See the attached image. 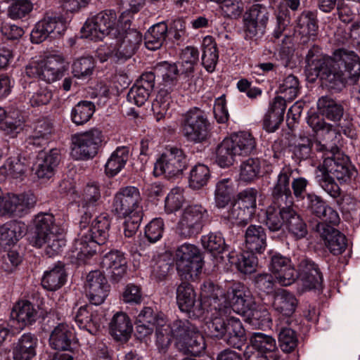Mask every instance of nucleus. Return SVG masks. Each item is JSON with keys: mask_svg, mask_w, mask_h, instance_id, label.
Masks as SVG:
<instances>
[{"mask_svg": "<svg viewBox=\"0 0 360 360\" xmlns=\"http://www.w3.org/2000/svg\"><path fill=\"white\" fill-rule=\"evenodd\" d=\"M208 220L206 208L199 204L188 205L181 213V236L190 237L198 233Z\"/></svg>", "mask_w": 360, "mask_h": 360, "instance_id": "nucleus-13", "label": "nucleus"}, {"mask_svg": "<svg viewBox=\"0 0 360 360\" xmlns=\"http://www.w3.org/2000/svg\"><path fill=\"white\" fill-rule=\"evenodd\" d=\"M141 202V197L139 189L129 186L121 188L115 194L113 207L119 215L127 216L130 214L142 213Z\"/></svg>", "mask_w": 360, "mask_h": 360, "instance_id": "nucleus-14", "label": "nucleus"}, {"mask_svg": "<svg viewBox=\"0 0 360 360\" xmlns=\"http://www.w3.org/2000/svg\"><path fill=\"white\" fill-rule=\"evenodd\" d=\"M292 170L289 166H285L278 174L276 181L271 189L274 203L278 205H288L292 202V192L290 178Z\"/></svg>", "mask_w": 360, "mask_h": 360, "instance_id": "nucleus-22", "label": "nucleus"}, {"mask_svg": "<svg viewBox=\"0 0 360 360\" xmlns=\"http://www.w3.org/2000/svg\"><path fill=\"white\" fill-rule=\"evenodd\" d=\"M210 178V172L206 165L198 164L195 165L190 172L188 186L193 189H200L206 186Z\"/></svg>", "mask_w": 360, "mask_h": 360, "instance_id": "nucleus-52", "label": "nucleus"}, {"mask_svg": "<svg viewBox=\"0 0 360 360\" xmlns=\"http://www.w3.org/2000/svg\"><path fill=\"white\" fill-rule=\"evenodd\" d=\"M203 262L198 249L193 245H181V313L190 319H196L203 314L199 305H195V294L188 283L197 279Z\"/></svg>", "mask_w": 360, "mask_h": 360, "instance_id": "nucleus-3", "label": "nucleus"}, {"mask_svg": "<svg viewBox=\"0 0 360 360\" xmlns=\"http://www.w3.org/2000/svg\"><path fill=\"white\" fill-rule=\"evenodd\" d=\"M297 304L298 301L292 293L282 290L275 295L273 306L276 311L289 316L295 312Z\"/></svg>", "mask_w": 360, "mask_h": 360, "instance_id": "nucleus-40", "label": "nucleus"}, {"mask_svg": "<svg viewBox=\"0 0 360 360\" xmlns=\"http://www.w3.org/2000/svg\"><path fill=\"white\" fill-rule=\"evenodd\" d=\"M205 349L203 336L196 326L189 321L184 323L181 326V352L184 351L198 356Z\"/></svg>", "mask_w": 360, "mask_h": 360, "instance_id": "nucleus-20", "label": "nucleus"}, {"mask_svg": "<svg viewBox=\"0 0 360 360\" xmlns=\"http://www.w3.org/2000/svg\"><path fill=\"white\" fill-rule=\"evenodd\" d=\"M101 268L113 281L118 282L127 273V261L123 252L112 250L103 256Z\"/></svg>", "mask_w": 360, "mask_h": 360, "instance_id": "nucleus-19", "label": "nucleus"}, {"mask_svg": "<svg viewBox=\"0 0 360 360\" xmlns=\"http://www.w3.org/2000/svg\"><path fill=\"white\" fill-rule=\"evenodd\" d=\"M233 191V183L231 179L226 178L219 181L214 192L216 206L219 208L225 207L231 200Z\"/></svg>", "mask_w": 360, "mask_h": 360, "instance_id": "nucleus-50", "label": "nucleus"}, {"mask_svg": "<svg viewBox=\"0 0 360 360\" xmlns=\"http://www.w3.org/2000/svg\"><path fill=\"white\" fill-rule=\"evenodd\" d=\"M30 0H15L8 8L7 15L13 20L27 17L33 10Z\"/></svg>", "mask_w": 360, "mask_h": 360, "instance_id": "nucleus-55", "label": "nucleus"}, {"mask_svg": "<svg viewBox=\"0 0 360 360\" xmlns=\"http://www.w3.org/2000/svg\"><path fill=\"white\" fill-rule=\"evenodd\" d=\"M63 58L59 56H51L40 61H34L26 67V74L48 83L53 82L63 77L65 70Z\"/></svg>", "mask_w": 360, "mask_h": 360, "instance_id": "nucleus-10", "label": "nucleus"}, {"mask_svg": "<svg viewBox=\"0 0 360 360\" xmlns=\"http://www.w3.org/2000/svg\"><path fill=\"white\" fill-rule=\"evenodd\" d=\"M24 122L20 117L7 116L1 123V129L11 137L15 136L22 129Z\"/></svg>", "mask_w": 360, "mask_h": 360, "instance_id": "nucleus-63", "label": "nucleus"}, {"mask_svg": "<svg viewBox=\"0 0 360 360\" xmlns=\"http://www.w3.org/2000/svg\"><path fill=\"white\" fill-rule=\"evenodd\" d=\"M243 316L245 318L246 321L257 328L268 327L271 321L269 311L264 308H258L256 304Z\"/></svg>", "mask_w": 360, "mask_h": 360, "instance_id": "nucleus-53", "label": "nucleus"}, {"mask_svg": "<svg viewBox=\"0 0 360 360\" xmlns=\"http://www.w3.org/2000/svg\"><path fill=\"white\" fill-rule=\"evenodd\" d=\"M297 28V32L302 37L314 40L318 30L316 15L311 11L303 12L298 18Z\"/></svg>", "mask_w": 360, "mask_h": 360, "instance_id": "nucleus-42", "label": "nucleus"}, {"mask_svg": "<svg viewBox=\"0 0 360 360\" xmlns=\"http://www.w3.org/2000/svg\"><path fill=\"white\" fill-rule=\"evenodd\" d=\"M35 203V197L32 194H6L0 214H10L14 217H22L30 212Z\"/></svg>", "mask_w": 360, "mask_h": 360, "instance_id": "nucleus-17", "label": "nucleus"}, {"mask_svg": "<svg viewBox=\"0 0 360 360\" xmlns=\"http://www.w3.org/2000/svg\"><path fill=\"white\" fill-rule=\"evenodd\" d=\"M208 128V120L200 109H191L184 115L182 131L188 141L200 142L205 140Z\"/></svg>", "mask_w": 360, "mask_h": 360, "instance_id": "nucleus-12", "label": "nucleus"}, {"mask_svg": "<svg viewBox=\"0 0 360 360\" xmlns=\"http://www.w3.org/2000/svg\"><path fill=\"white\" fill-rule=\"evenodd\" d=\"M307 72L314 79L319 77L329 89L341 90L348 81L354 84L360 77V60L352 51L340 49L334 52V58L316 56L309 50L306 56Z\"/></svg>", "mask_w": 360, "mask_h": 360, "instance_id": "nucleus-2", "label": "nucleus"}, {"mask_svg": "<svg viewBox=\"0 0 360 360\" xmlns=\"http://www.w3.org/2000/svg\"><path fill=\"white\" fill-rule=\"evenodd\" d=\"M202 64L209 72L214 71L218 61V52L212 37L207 36L202 41Z\"/></svg>", "mask_w": 360, "mask_h": 360, "instance_id": "nucleus-45", "label": "nucleus"}, {"mask_svg": "<svg viewBox=\"0 0 360 360\" xmlns=\"http://www.w3.org/2000/svg\"><path fill=\"white\" fill-rule=\"evenodd\" d=\"M269 206L266 211L265 224L271 231H276L281 229L283 225H285V219L284 212L287 211V206L281 208V205Z\"/></svg>", "mask_w": 360, "mask_h": 360, "instance_id": "nucleus-48", "label": "nucleus"}, {"mask_svg": "<svg viewBox=\"0 0 360 360\" xmlns=\"http://www.w3.org/2000/svg\"><path fill=\"white\" fill-rule=\"evenodd\" d=\"M349 169L344 161L338 162L335 158H326L323 165L317 168L316 179L319 186L332 198L340 195V188L334 181H345L349 179Z\"/></svg>", "mask_w": 360, "mask_h": 360, "instance_id": "nucleus-8", "label": "nucleus"}, {"mask_svg": "<svg viewBox=\"0 0 360 360\" xmlns=\"http://www.w3.org/2000/svg\"><path fill=\"white\" fill-rule=\"evenodd\" d=\"M70 155L75 160H85L93 158L98 153L103 141L102 132L97 129L75 134L72 136Z\"/></svg>", "mask_w": 360, "mask_h": 360, "instance_id": "nucleus-9", "label": "nucleus"}, {"mask_svg": "<svg viewBox=\"0 0 360 360\" xmlns=\"http://www.w3.org/2000/svg\"><path fill=\"white\" fill-rule=\"evenodd\" d=\"M245 246L251 252H263L266 247V234L264 228L260 225H250L245 233Z\"/></svg>", "mask_w": 360, "mask_h": 360, "instance_id": "nucleus-30", "label": "nucleus"}, {"mask_svg": "<svg viewBox=\"0 0 360 360\" xmlns=\"http://www.w3.org/2000/svg\"><path fill=\"white\" fill-rule=\"evenodd\" d=\"M66 30V20L62 15L46 13L33 28L30 38L34 44H39L48 38L54 39L61 36Z\"/></svg>", "mask_w": 360, "mask_h": 360, "instance_id": "nucleus-11", "label": "nucleus"}, {"mask_svg": "<svg viewBox=\"0 0 360 360\" xmlns=\"http://www.w3.org/2000/svg\"><path fill=\"white\" fill-rule=\"evenodd\" d=\"M277 350L276 340L271 335L262 333H254L250 338V345H248L244 356L266 355L272 354Z\"/></svg>", "mask_w": 360, "mask_h": 360, "instance_id": "nucleus-27", "label": "nucleus"}, {"mask_svg": "<svg viewBox=\"0 0 360 360\" xmlns=\"http://www.w3.org/2000/svg\"><path fill=\"white\" fill-rule=\"evenodd\" d=\"M167 30L165 22H159L150 27L145 35L146 47L151 51L160 49L165 41Z\"/></svg>", "mask_w": 360, "mask_h": 360, "instance_id": "nucleus-43", "label": "nucleus"}, {"mask_svg": "<svg viewBox=\"0 0 360 360\" xmlns=\"http://www.w3.org/2000/svg\"><path fill=\"white\" fill-rule=\"evenodd\" d=\"M159 319H165L162 316L157 315L149 307H143L136 318V330L139 338L150 335L157 326Z\"/></svg>", "mask_w": 360, "mask_h": 360, "instance_id": "nucleus-31", "label": "nucleus"}, {"mask_svg": "<svg viewBox=\"0 0 360 360\" xmlns=\"http://www.w3.org/2000/svg\"><path fill=\"white\" fill-rule=\"evenodd\" d=\"M75 319L80 329L86 330L91 335H95L100 328L98 316L93 313L91 306L80 307L76 313Z\"/></svg>", "mask_w": 360, "mask_h": 360, "instance_id": "nucleus-32", "label": "nucleus"}, {"mask_svg": "<svg viewBox=\"0 0 360 360\" xmlns=\"http://www.w3.org/2000/svg\"><path fill=\"white\" fill-rule=\"evenodd\" d=\"M317 231L329 251L334 255H341L346 249L347 243L344 234L330 226L318 224Z\"/></svg>", "mask_w": 360, "mask_h": 360, "instance_id": "nucleus-23", "label": "nucleus"}, {"mask_svg": "<svg viewBox=\"0 0 360 360\" xmlns=\"http://www.w3.org/2000/svg\"><path fill=\"white\" fill-rule=\"evenodd\" d=\"M205 249L211 252L221 253L226 248L225 240L221 233H211L202 238Z\"/></svg>", "mask_w": 360, "mask_h": 360, "instance_id": "nucleus-59", "label": "nucleus"}, {"mask_svg": "<svg viewBox=\"0 0 360 360\" xmlns=\"http://www.w3.org/2000/svg\"><path fill=\"white\" fill-rule=\"evenodd\" d=\"M317 108L322 115L333 122L340 121L344 113L343 107L328 96L318 100Z\"/></svg>", "mask_w": 360, "mask_h": 360, "instance_id": "nucleus-38", "label": "nucleus"}, {"mask_svg": "<svg viewBox=\"0 0 360 360\" xmlns=\"http://www.w3.org/2000/svg\"><path fill=\"white\" fill-rule=\"evenodd\" d=\"M269 270L276 281L283 286L290 285L297 278V272L291 259L278 252L271 257Z\"/></svg>", "mask_w": 360, "mask_h": 360, "instance_id": "nucleus-16", "label": "nucleus"}, {"mask_svg": "<svg viewBox=\"0 0 360 360\" xmlns=\"http://www.w3.org/2000/svg\"><path fill=\"white\" fill-rule=\"evenodd\" d=\"M95 110V105L91 101H79L71 110V120L76 125L84 124L89 121Z\"/></svg>", "mask_w": 360, "mask_h": 360, "instance_id": "nucleus-46", "label": "nucleus"}, {"mask_svg": "<svg viewBox=\"0 0 360 360\" xmlns=\"http://www.w3.org/2000/svg\"><path fill=\"white\" fill-rule=\"evenodd\" d=\"M229 308L224 310L219 308V316H215L208 324V329L212 336L222 338L231 347L240 349L246 340L245 329L239 319L230 316L224 319L222 312H227Z\"/></svg>", "mask_w": 360, "mask_h": 360, "instance_id": "nucleus-7", "label": "nucleus"}, {"mask_svg": "<svg viewBox=\"0 0 360 360\" xmlns=\"http://www.w3.org/2000/svg\"><path fill=\"white\" fill-rule=\"evenodd\" d=\"M52 124L46 120H39L35 123L32 134L28 137L29 144L38 147L46 145L52 133Z\"/></svg>", "mask_w": 360, "mask_h": 360, "instance_id": "nucleus-41", "label": "nucleus"}, {"mask_svg": "<svg viewBox=\"0 0 360 360\" xmlns=\"http://www.w3.org/2000/svg\"><path fill=\"white\" fill-rule=\"evenodd\" d=\"M156 328V345L160 352L165 353L174 337H177L180 331V324L178 321L173 326L167 324L165 319H159Z\"/></svg>", "mask_w": 360, "mask_h": 360, "instance_id": "nucleus-29", "label": "nucleus"}, {"mask_svg": "<svg viewBox=\"0 0 360 360\" xmlns=\"http://www.w3.org/2000/svg\"><path fill=\"white\" fill-rule=\"evenodd\" d=\"M75 333L73 328L67 323L57 325L51 331L49 337V345L56 350L72 352L75 345Z\"/></svg>", "mask_w": 360, "mask_h": 360, "instance_id": "nucleus-24", "label": "nucleus"}, {"mask_svg": "<svg viewBox=\"0 0 360 360\" xmlns=\"http://www.w3.org/2000/svg\"><path fill=\"white\" fill-rule=\"evenodd\" d=\"M199 51L194 46H187L181 50V74L190 77L199 60Z\"/></svg>", "mask_w": 360, "mask_h": 360, "instance_id": "nucleus-51", "label": "nucleus"}, {"mask_svg": "<svg viewBox=\"0 0 360 360\" xmlns=\"http://www.w3.org/2000/svg\"><path fill=\"white\" fill-rule=\"evenodd\" d=\"M129 159V149L127 147H117L113 151L105 163V172L108 175L114 176L125 166Z\"/></svg>", "mask_w": 360, "mask_h": 360, "instance_id": "nucleus-39", "label": "nucleus"}, {"mask_svg": "<svg viewBox=\"0 0 360 360\" xmlns=\"http://www.w3.org/2000/svg\"><path fill=\"white\" fill-rule=\"evenodd\" d=\"M110 221L109 216L101 214L92 222L91 226L85 232H80L75 239L72 252L77 259L84 260L96 252L97 245H103L109 237Z\"/></svg>", "mask_w": 360, "mask_h": 360, "instance_id": "nucleus-5", "label": "nucleus"}, {"mask_svg": "<svg viewBox=\"0 0 360 360\" xmlns=\"http://www.w3.org/2000/svg\"><path fill=\"white\" fill-rule=\"evenodd\" d=\"M278 331V343L281 350L285 353L293 352L297 347L299 340L296 332L288 327H279L277 326Z\"/></svg>", "mask_w": 360, "mask_h": 360, "instance_id": "nucleus-49", "label": "nucleus"}, {"mask_svg": "<svg viewBox=\"0 0 360 360\" xmlns=\"http://www.w3.org/2000/svg\"><path fill=\"white\" fill-rule=\"evenodd\" d=\"M101 199L100 185L94 181L89 182L79 195V206L83 208H94L99 205Z\"/></svg>", "mask_w": 360, "mask_h": 360, "instance_id": "nucleus-37", "label": "nucleus"}, {"mask_svg": "<svg viewBox=\"0 0 360 360\" xmlns=\"http://www.w3.org/2000/svg\"><path fill=\"white\" fill-rule=\"evenodd\" d=\"M131 16L129 12H123L117 20L113 10L101 12L88 18L81 32L82 37L91 40H103L105 37L116 40L113 50L105 52L98 50L101 61L115 56L119 59H128L138 50L142 42V34L136 29L130 28Z\"/></svg>", "mask_w": 360, "mask_h": 360, "instance_id": "nucleus-1", "label": "nucleus"}, {"mask_svg": "<svg viewBox=\"0 0 360 360\" xmlns=\"http://www.w3.org/2000/svg\"><path fill=\"white\" fill-rule=\"evenodd\" d=\"M32 243L37 248H44L45 254L52 257L58 255L66 245L63 231L55 224L50 213H39L33 220Z\"/></svg>", "mask_w": 360, "mask_h": 360, "instance_id": "nucleus-4", "label": "nucleus"}, {"mask_svg": "<svg viewBox=\"0 0 360 360\" xmlns=\"http://www.w3.org/2000/svg\"><path fill=\"white\" fill-rule=\"evenodd\" d=\"M300 91V84L297 78L292 75H288L280 84L279 91L284 94L285 99H295Z\"/></svg>", "mask_w": 360, "mask_h": 360, "instance_id": "nucleus-62", "label": "nucleus"}, {"mask_svg": "<svg viewBox=\"0 0 360 360\" xmlns=\"http://www.w3.org/2000/svg\"><path fill=\"white\" fill-rule=\"evenodd\" d=\"M220 4L222 13L229 18H236L244 10L243 4L239 0H224Z\"/></svg>", "mask_w": 360, "mask_h": 360, "instance_id": "nucleus-64", "label": "nucleus"}, {"mask_svg": "<svg viewBox=\"0 0 360 360\" xmlns=\"http://www.w3.org/2000/svg\"><path fill=\"white\" fill-rule=\"evenodd\" d=\"M22 225L16 221L7 222L0 226V248L6 249L22 237Z\"/></svg>", "mask_w": 360, "mask_h": 360, "instance_id": "nucleus-35", "label": "nucleus"}, {"mask_svg": "<svg viewBox=\"0 0 360 360\" xmlns=\"http://www.w3.org/2000/svg\"><path fill=\"white\" fill-rule=\"evenodd\" d=\"M286 218L285 225L296 238H304L307 233V225L302 219L290 207L287 206V211L284 212Z\"/></svg>", "mask_w": 360, "mask_h": 360, "instance_id": "nucleus-44", "label": "nucleus"}, {"mask_svg": "<svg viewBox=\"0 0 360 360\" xmlns=\"http://www.w3.org/2000/svg\"><path fill=\"white\" fill-rule=\"evenodd\" d=\"M11 315L23 326L32 325L39 316L37 308L27 300L18 302L13 308Z\"/></svg>", "mask_w": 360, "mask_h": 360, "instance_id": "nucleus-33", "label": "nucleus"}, {"mask_svg": "<svg viewBox=\"0 0 360 360\" xmlns=\"http://www.w3.org/2000/svg\"><path fill=\"white\" fill-rule=\"evenodd\" d=\"M260 170V160L257 158H248L240 165L239 179L245 183L252 182L259 177Z\"/></svg>", "mask_w": 360, "mask_h": 360, "instance_id": "nucleus-54", "label": "nucleus"}, {"mask_svg": "<svg viewBox=\"0 0 360 360\" xmlns=\"http://www.w3.org/2000/svg\"><path fill=\"white\" fill-rule=\"evenodd\" d=\"M60 161L59 150L51 149L49 153H40L33 167L39 179H49L54 174V169Z\"/></svg>", "mask_w": 360, "mask_h": 360, "instance_id": "nucleus-28", "label": "nucleus"}, {"mask_svg": "<svg viewBox=\"0 0 360 360\" xmlns=\"http://www.w3.org/2000/svg\"><path fill=\"white\" fill-rule=\"evenodd\" d=\"M174 266V259L170 254L165 253L159 257L153 266L152 275L155 278L162 280L173 270Z\"/></svg>", "mask_w": 360, "mask_h": 360, "instance_id": "nucleus-56", "label": "nucleus"}, {"mask_svg": "<svg viewBox=\"0 0 360 360\" xmlns=\"http://www.w3.org/2000/svg\"><path fill=\"white\" fill-rule=\"evenodd\" d=\"M110 330L118 340L127 339L132 332V325L128 316L123 312L115 314L110 321Z\"/></svg>", "mask_w": 360, "mask_h": 360, "instance_id": "nucleus-36", "label": "nucleus"}, {"mask_svg": "<svg viewBox=\"0 0 360 360\" xmlns=\"http://www.w3.org/2000/svg\"><path fill=\"white\" fill-rule=\"evenodd\" d=\"M255 252H246L239 255L238 258L235 257L233 253L229 255V262L235 264L238 271L243 274H252L256 270L257 265V258L255 255Z\"/></svg>", "mask_w": 360, "mask_h": 360, "instance_id": "nucleus-47", "label": "nucleus"}, {"mask_svg": "<svg viewBox=\"0 0 360 360\" xmlns=\"http://www.w3.org/2000/svg\"><path fill=\"white\" fill-rule=\"evenodd\" d=\"M268 20L269 12L266 6L262 4L252 6L243 16L246 37L253 38L263 35Z\"/></svg>", "mask_w": 360, "mask_h": 360, "instance_id": "nucleus-15", "label": "nucleus"}, {"mask_svg": "<svg viewBox=\"0 0 360 360\" xmlns=\"http://www.w3.org/2000/svg\"><path fill=\"white\" fill-rule=\"evenodd\" d=\"M110 285L103 274L92 271L86 276V291L90 302L95 305L102 304L108 296Z\"/></svg>", "mask_w": 360, "mask_h": 360, "instance_id": "nucleus-18", "label": "nucleus"}, {"mask_svg": "<svg viewBox=\"0 0 360 360\" xmlns=\"http://www.w3.org/2000/svg\"><path fill=\"white\" fill-rule=\"evenodd\" d=\"M66 277L63 265L58 263L44 273L41 285L47 290L56 291L65 284Z\"/></svg>", "mask_w": 360, "mask_h": 360, "instance_id": "nucleus-34", "label": "nucleus"}, {"mask_svg": "<svg viewBox=\"0 0 360 360\" xmlns=\"http://www.w3.org/2000/svg\"><path fill=\"white\" fill-rule=\"evenodd\" d=\"M180 155L179 149L174 147L167 148L165 152L156 160L153 174L155 176L165 174L167 177L176 176L179 172Z\"/></svg>", "mask_w": 360, "mask_h": 360, "instance_id": "nucleus-21", "label": "nucleus"}, {"mask_svg": "<svg viewBox=\"0 0 360 360\" xmlns=\"http://www.w3.org/2000/svg\"><path fill=\"white\" fill-rule=\"evenodd\" d=\"M252 215L242 207L233 203L225 217L233 224L245 226L251 220Z\"/></svg>", "mask_w": 360, "mask_h": 360, "instance_id": "nucleus-60", "label": "nucleus"}, {"mask_svg": "<svg viewBox=\"0 0 360 360\" xmlns=\"http://www.w3.org/2000/svg\"><path fill=\"white\" fill-rule=\"evenodd\" d=\"M257 191L253 188L243 191L238 194V199L235 202L238 206L242 207L246 211H249L252 216L256 208Z\"/></svg>", "mask_w": 360, "mask_h": 360, "instance_id": "nucleus-61", "label": "nucleus"}, {"mask_svg": "<svg viewBox=\"0 0 360 360\" xmlns=\"http://www.w3.org/2000/svg\"><path fill=\"white\" fill-rule=\"evenodd\" d=\"M255 147V140L250 133L240 131L233 134L217 146L216 162L221 167H228L234 163L236 157L248 155Z\"/></svg>", "mask_w": 360, "mask_h": 360, "instance_id": "nucleus-6", "label": "nucleus"}, {"mask_svg": "<svg viewBox=\"0 0 360 360\" xmlns=\"http://www.w3.org/2000/svg\"><path fill=\"white\" fill-rule=\"evenodd\" d=\"M27 166L25 158L19 156L9 158L5 164L4 169L6 170V175L13 179H22L25 175Z\"/></svg>", "mask_w": 360, "mask_h": 360, "instance_id": "nucleus-57", "label": "nucleus"}, {"mask_svg": "<svg viewBox=\"0 0 360 360\" xmlns=\"http://www.w3.org/2000/svg\"><path fill=\"white\" fill-rule=\"evenodd\" d=\"M94 66V61L92 57L80 58L72 64V74L77 78H85L92 74Z\"/></svg>", "mask_w": 360, "mask_h": 360, "instance_id": "nucleus-58", "label": "nucleus"}, {"mask_svg": "<svg viewBox=\"0 0 360 360\" xmlns=\"http://www.w3.org/2000/svg\"><path fill=\"white\" fill-rule=\"evenodd\" d=\"M155 84V75L152 72L143 74L127 94L129 102L138 106L143 105L148 100Z\"/></svg>", "mask_w": 360, "mask_h": 360, "instance_id": "nucleus-25", "label": "nucleus"}, {"mask_svg": "<svg viewBox=\"0 0 360 360\" xmlns=\"http://www.w3.org/2000/svg\"><path fill=\"white\" fill-rule=\"evenodd\" d=\"M38 346L39 340L34 334L31 333L22 334L13 345V359L32 360L37 355Z\"/></svg>", "mask_w": 360, "mask_h": 360, "instance_id": "nucleus-26", "label": "nucleus"}]
</instances>
